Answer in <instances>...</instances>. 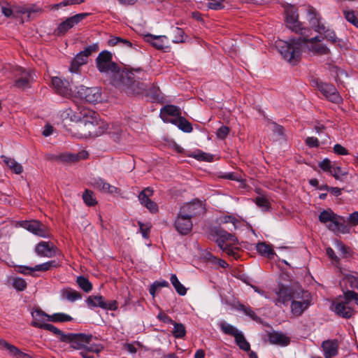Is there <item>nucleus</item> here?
Here are the masks:
<instances>
[{
    "mask_svg": "<svg viewBox=\"0 0 358 358\" xmlns=\"http://www.w3.org/2000/svg\"><path fill=\"white\" fill-rule=\"evenodd\" d=\"M285 22L287 27L292 31L299 34V38H291L288 41L280 40L276 42V48L282 57L291 65L295 66L301 59V41L307 40L306 33L310 29L302 26L299 21L297 8L294 6L286 7Z\"/></svg>",
    "mask_w": 358,
    "mask_h": 358,
    "instance_id": "obj_1",
    "label": "nucleus"
},
{
    "mask_svg": "<svg viewBox=\"0 0 358 358\" xmlns=\"http://www.w3.org/2000/svg\"><path fill=\"white\" fill-rule=\"evenodd\" d=\"M106 74L110 83L128 94H140L147 90L144 83L134 80V72L139 73L141 69H99Z\"/></svg>",
    "mask_w": 358,
    "mask_h": 358,
    "instance_id": "obj_2",
    "label": "nucleus"
},
{
    "mask_svg": "<svg viewBox=\"0 0 358 358\" xmlns=\"http://www.w3.org/2000/svg\"><path fill=\"white\" fill-rule=\"evenodd\" d=\"M358 306V294L354 291H346L332 303V310L339 317L350 318L355 314L354 305Z\"/></svg>",
    "mask_w": 358,
    "mask_h": 358,
    "instance_id": "obj_3",
    "label": "nucleus"
},
{
    "mask_svg": "<svg viewBox=\"0 0 358 358\" xmlns=\"http://www.w3.org/2000/svg\"><path fill=\"white\" fill-rule=\"evenodd\" d=\"M80 69H68L65 73L66 77L61 78L53 76L52 78V87L55 92L64 97H68L71 94V84L78 78H81Z\"/></svg>",
    "mask_w": 358,
    "mask_h": 358,
    "instance_id": "obj_4",
    "label": "nucleus"
},
{
    "mask_svg": "<svg viewBox=\"0 0 358 358\" xmlns=\"http://www.w3.org/2000/svg\"><path fill=\"white\" fill-rule=\"evenodd\" d=\"M63 338V342L69 343L71 348L75 350H87L98 355L103 349L100 344L90 343L93 338L91 334H67Z\"/></svg>",
    "mask_w": 358,
    "mask_h": 358,
    "instance_id": "obj_5",
    "label": "nucleus"
},
{
    "mask_svg": "<svg viewBox=\"0 0 358 358\" xmlns=\"http://www.w3.org/2000/svg\"><path fill=\"white\" fill-rule=\"evenodd\" d=\"M215 233L217 236L216 242L222 250L228 255L237 259L239 257L238 254V248L234 246L237 243V238L233 234L221 228L215 229Z\"/></svg>",
    "mask_w": 358,
    "mask_h": 358,
    "instance_id": "obj_6",
    "label": "nucleus"
},
{
    "mask_svg": "<svg viewBox=\"0 0 358 358\" xmlns=\"http://www.w3.org/2000/svg\"><path fill=\"white\" fill-rule=\"evenodd\" d=\"M319 220L326 224L328 229L334 232L347 233L348 229L345 224V219L335 214L331 209L324 210L319 215Z\"/></svg>",
    "mask_w": 358,
    "mask_h": 358,
    "instance_id": "obj_7",
    "label": "nucleus"
},
{
    "mask_svg": "<svg viewBox=\"0 0 358 358\" xmlns=\"http://www.w3.org/2000/svg\"><path fill=\"white\" fill-rule=\"evenodd\" d=\"M312 85L317 88L329 101L334 103H340L343 99L336 88L331 84L322 82L319 78H313Z\"/></svg>",
    "mask_w": 358,
    "mask_h": 358,
    "instance_id": "obj_8",
    "label": "nucleus"
},
{
    "mask_svg": "<svg viewBox=\"0 0 358 358\" xmlns=\"http://www.w3.org/2000/svg\"><path fill=\"white\" fill-rule=\"evenodd\" d=\"M205 212V207L203 203L199 200L186 203L180 208L178 214L192 220Z\"/></svg>",
    "mask_w": 358,
    "mask_h": 358,
    "instance_id": "obj_9",
    "label": "nucleus"
},
{
    "mask_svg": "<svg viewBox=\"0 0 358 358\" xmlns=\"http://www.w3.org/2000/svg\"><path fill=\"white\" fill-rule=\"evenodd\" d=\"M292 287H288L283 285H279L275 289L271 296L264 295L266 298L271 299L273 302L277 306H280L281 304L287 305L292 299Z\"/></svg>",
    "mask_w": 358,
    "mask_h": 358,
    "instance_id": "obj_10",
    "label": "nucleus"
},
{
    "mask_svg": "<svg viewBox=\"0 0 358 358\" xmlns=\"http://www.w3.org/2000/svg\"><path fill=\"white\" fill-rule=\"evenodd\" d=\"M86 303L90 308L99 307L104 310H116L118 308L117 301L111 300L106 301L105 298L101 295L88 296Z\"/></svg>",
    "mask_w": 358,
    "mask_h": 358,
    "instance_id": "obj_11",
    "label": "nucleus"
},
{
    "mask_svg": "<svg viewBox=\"0 0 358 358\" xmlns=\"http://www.w3.org/2000/svg\"><path fill=\"white\" fill-rule=\"evenodd\" d=\"M77 93L81 99H84L90 103H96L101 101V90L98 87H87L81 85L78 88Z\"/></svg>",
    "mask_w": 358,
    "mask_h": 358,
    "instance_id": "obj_12",
    "label": "nucleus"
},
{
    "mask_svg": "<svg viewBox=\"0 0 358 358\" xmlns=\"http://www.w3.org/2000/svg\"><path fill=\"white\" fill-rule=\"evenodd\" d=\"M20 226L38 236L46 238L50 236L48 227L37 220L22 221Z\"/></svg>",
    "mask_w": 358,
    "mask_h": 358,
    "instance_id": "obj_13",
    "label": "nucleus"
},
{
    "mask_svg": "<svg viewBox=\"0 0 358 358\" xmlns=\"http://www.w3.org/2000/svg\"><path fill=\"white\" fill-rule=\"evenodd\" d=\"M89 15L90 13H83L66 18L64 22H61L58 25L57 28V34L59 35H64L70 29L73 28L82 20H85Z\"/></svg>",
    "mask_w": 358,
    "mask_h": 358,
    "instance_id": "obj_14",
    "label": "nucleus"
},
{
    "mask_svg": "<svg viewBox=\"0 0 358 358\" xmlns=\"http://www.w3.org/2000/svg\"><path fill=\"white\" fill-rule=\"evenodd\" d=\"M15 86L20 89H26L33 80V74L29 69H16Z\"/></svg>",
    "mask_w": 358,
    "mask_h": 358,
    "instance_id": "obj_15",
    "label": "nucleus"
},
{
    "mask_svg": "<svg viewBox=\"0 0 358 358\" xmlns=\"http://www.w3.org/2000/svg\"><path fill=\"white\" fill-rule=\"evenodd\" d=\"M153 189L150 187H146L138 194V200L142 206L145 207L150 213H156L158 212V206L157 203L152 201L150 198L153 195Z\"/></svg>",
    "mask_w": 358,
    "mask_h": 358,
    "instance_id": "obj_16",
    "label": "nucleus"
},
{
    "mask_svg": "<svg viewBox=\"0 0 358 358\" xmlns=\"http://www.w3.org/2000/svg\"><path fill=\"white\" fill-rule=\"evenodd\" d=\"M96 115L93 117L85 118L78 125L79 129L82 131L81 135L83 137L94 136L98 135L99 132L96 131Z\"/></svg>",
    "mask_w": 358,
    "mask_h": 358,
    "instance_id": "obj_17",
    "label": "nucleus"
},
{
    "mask_svg": "<svg viewBox=\"0 0 358 358\" xmlns=\"http://www.w3.org/2000/svg\"><path fill=\"white\" fill-rule=\"evenodd\" d=\"M192 220L178 214L175 220L174 226L179 234L182 235L189 234L192 231Z\"/></svg>",
    "mask_w": 358,
    "mask_h": 358,
    "instance_id": "obj_18",
    "label": "nucleus"
},
{
    "mask_svg": "<svg viewBox=\"0 0 358 358\" xmlns=\"http://www.w3.org/2000/svg\"><path fill=\"white\" fill-rule=\"evenodd\" d=\"M324 358H333L338 353L339 344L336 339H329L322 342L321 345Z\"/></svg>",
    "mask_w": 358,
    "mask_h": 358,
    "instance_id": "obj_19",
    "label": "nucleus"
},
{
    "mask_svg": "<svg viewBox=\"0 0 358 358\" xmlns=\"http://www.w3.org/2000/svg\"><path fill=\"white\" fill-rule=\"evenodd\" d=\"M35 251L39 256L52 257L56 255L57 248L50 242L42 241L36 245Z\"/></svg>",
    "mask_w": 358,
    "mask_h": 358,
    "instance_id": "obj_20",
    "label": "nucleus"
},
{
    "mask_svg": "<svg viewBox=\"0 0 358 358\" xmlns=\"http://www.w3.org/2000/svg\"><path fill=\"white\" fill-rule=\"evenodd\" d=\"M180 115V110L173 105L165 106L160 111V117L166 122L172 123L173 119L179 117Z\"/></svg>",
    "mask_w": 358,
    "mask_h": 358,
    "instance_id": "obj_21",
    "label": "nucleus"
},
{
    "mask_svg": "<svg viewBox=\"0 0 358 358\" xmlns=\"http://www.w3.org/2000/svg\"><path fill=\"white\" fill-rule=\"evenodd\" d=\"M92 185L96 189L107 194H120V189L108 183L106 180L101 178L94 179Z\"/></svg>",
    "mask_w": 358,
    "mask_h": 358,
    "instance_id": "obj_22",
    "label": "nucleus"
},
{
    "mask_svg": "<svg viewBox=\"0 0 358 358\" xmlns=\"http://www.w3.org/2000/svg\"><path fill=\"white\" fill-rule=\"evenodd\" d=\"M145 40L158 50L168 48V38L165 36H155L148 34L145 36Z\"/></svg>",
    "mask_w": 358,
    "mask_h": 358,
    "instance_id": "obj_23",
    "label": "nucleus"
},
{
    "mask_svg": "<svg viewBox=\"0 0 358 358\" xmlns=\"http://www.w3.org/2000/svg\"><path fill=\"white\" fill-rule=\"evenodd\" d=\"M292 301H298L299 302L303 303H310L312 301V296L310 294L304 289H303L300 287H297L296 288L292 287Z\"/></svg>",
    "mask_w": 358,
    "mask_h": 358,
    "instance_id": "obj_24",
    "label": "nucleus"
},
{
    "mask_svg": "<svg viewBox=\"0 0 358 358\" xmlns=\"http://www.w3.org/2000/svg\"><path fill=\"white\" fill-rule=\"evenodd\" d=\"M268 341L272 344L287 345L289 343V338L282 333L272 332L268 334Z\"/></svg>",
    "mask_w": 358,
    "mask_h": 358,
    "instance_id": "obj_25",
    "label": "nucleus"
},
{
    "mask_svg": "<svg viewBox=\"0 0 358 358\" xmlns=\"http://www.w3.org/2000/svg\"><path fill=\"white\" fill-rule=\"evenodd\" d=\"M310 305L311 303H301L298 301H291L290 306L291 313L294 317H299L310 307Z\"/></svg>",
    "mask_w": 358,
    "mask_h": 358,
    "instance_id": "obj_26",
    "label": "nucleus"
},
{
    "mask_svg": "<svg viewBox=\"0 0 358 358\" xmlns=\"http://www.w3.org/2000/svg\"><path fill=\"white\" fill-rule=\"evenodd\" d=\"M33 321L31 325L34 327L42 329L43 325H45V317L48 319L49 315L43 312L41 310H36L31 313Z\"/></svg>",
    "mask_w": 358,
    "mask_h": 358,
    "instance_id": "obj_27",
    "label": "nucleus"
},
{
    "mask_svg": "<svg viewBox=\"0 0 358 358\" xmlns=\"http://www.w3.org/2000/svg\"><path fill=\"white\" fill-rule=\"evenodd\" d=\"M1 158L2 159L4 164L15 174H20L23 171L22 166L17 163L15 159L10 158L9 157L1 155Z\"/></svg>",
    "mask_w": 358,
    "mask_h": 358,
    "instance_id": "obj_28",
    "label": "nucleus"
},
{
    "mask_svg": "<svg viewBox=\"0 0 358 358\" xmlns=\"http://www.w3.org/2000/svg\"><path fill=\"white\" fill-rule=\"evenodd\" d=\"M113 59V54L108 50L101 51L96 58V67H106Z\"/></svg>",
    "mask_w": 358,
    "mask_h": 358,
    "instance_id": "obj_29",
    "label": "nucleus"
},
{
    "mask_svg": "<svg viewBox=\"0 0 358 358\" xmlns=\"http://www.w3.org/2000/svg\"><path fill=\"white\" fill-rule=\"evenodd\" d=\"M60 266L59 261L55 259L45 262L41 264H38L34 267H25L26 269H29V271H46L50 270L51 268L58 267Z\"/></svg>",
    "mask_w": 358,
    "mask_h": 358,
    "instance_id": "obj_30",
    "label": "nucleus"
},
{
    "mask_svg": "<svg viewBox=\"0 0 358 358\" xmlns=\"http://www.w3.org/2000/svg\"><path fill=\"white\" fill-rule=\"evenodd\" d=\"M62 299L73 302L81 299V294L70 287L64 288L61 290Z\"/></svg>",
    "mask_w": 358,
    "mask_h": 358,
    "instance_id": "obj_31",
    "label": "nucleus"
},
{
    "mask_svg": "<svg viewBox=\"0 0 358 358\" xmlns=\"http://www.w3.org/2000/svg\"><path fill=\"white\" fill-rule=\"evenodd\" d=\"M34 12L35 10H33L31 7H28L27 6L14 5L15 19H17L22 15H26L27 20H29L31 17V15Z\"/></svg>",
    "mask_w": 358,
    "mask_h": 358,
    "instance_id": "obj_32",
    "label": "nucleus"
},
{
    "mask_svg": "<svg viewBox=\"0 0 358 358\" xmlns=\"http://www.w3.org/2000/svg\"><path fill=\"white\" fill-rule=\"evenodd\" d=\"M172 124L178 127L180 129L185 132H190L192 131V124L185 118L181 117H174Z\"/></svg>",
    "mask_w": 358,
    "mask_h": 358,
    "instance_id": "obj_33",
    "label": "nucleus"
},
{
    "mask_svg": "<svg viewBox=\"0 0 358 358\" xmlns=\"http://www.w3.org/2000/svg\"><path fill=\"white\" fill-rule=\"evenodd\" d=\"M73 109L74 113L77 114L80 117V122H81L85 118L93 117V115H96L94 111L84 107L76 106Z\"/></svg>",
    "mask_w": 358,
    "mask_h": 358,
    "instance_id": "obj_34",
    "label": "nucleus"
},
{
    "mask_svg": "<svg viewBox=\"0 0 358 358\" xmlns=\"http://www.w3.org/2000/svg\"><path fill=\"white\" fill-rule=\"evenodd\" d=\"M235 342L239 348L243 351L249 352L250 350V345L245 339L243 334L240 331L236 336L234 337Z\"/></svg>",
    "mask_w": 358,
    "mask_h": 358,
    "instance_id": "obj_35",
    "label": "nucleus"
},
{
    "mask_svg": "<svg viewBox=\"0 0 358 358\" xmlns=\"http://www.w3.org/2000/svg\"><path fill=\"white\" fill-rule=\"evenodd\" d=\"M221 331L227 335L231 336L233 337L236 336V335L240 332L233 325L227 323L226 322H221L219 324Z\"/></svg>",
    "mask_w": 358,
    "mask_h": 358,
    "instance_id": "obj_36",
    "label": "nucleus"
},
{
    "mask_svg": "<svg viewBox=\"0 0 358 358\" xmlns=\"http://www.w3.org/2000/svg\"><path fill=\"white\" fill-rule=\"evenodd\" d=\"M84 203L88 206H94L97 203L94 193L90 189H85L83 193Z\"/></svg>",
    "mask_w": 358,
    "mask_h": 358,
    "instance_id": "obj_37",
    "label": "nucleus"
},
{
    "mask_svg": "<svg viewBox=\"0 0 358 358\" xmlns=\"http://www.w3.org/2000/svg\"><path fill=\"white\" fill-rule=\"evenodd\" d=\"M72 320L73 318L70 315L63 313H55L48 316V319H47L48 321L52 322H65Z\"/></svg>",
    "mask_w": 358,
    "mask_h": 358,
    "instance_id": "obj_38",
    "label": "nucleus"
},
{
    "mask_svg": "<svg viewBox=\"0 0 358 358\" xmlns=\"http://www.w3.org/2000/svg\"><path fill=\"white\" fill-rule=\"evenodd\" d=\"M171 282L174 287L177 293L181 296H184L187 293V289L183 285H182L178 280L176 275L172 274L171 276Z\"/></svg>",
    "mask_w": 358,
    "mask_h": 358,
    "instance_id": "obj_39",
    "label": "nucleus"
},
{
    "mask_svg": "<svg viewBox=\"0 0 358 358\" xmlns=\"http://www.w3.org/2000/svg\"><path fill=\"white\" fill-rule=\"evenodd\" d=\"M256 248L258 252L264 257H269L273 255V250L271 247L265 243H259Z\"/></svg>",
    "mask_w": 358,
    "mask_h": 358,
    "instance_id": "obj_40",
    "label": "nucleus"
},
{
    "mask_svg": "<svg viewBox=\"0 0 358 358\" xmlns=\"http://www.w3.org/2000/svg\"><path fill=\"white\" fill-rule=\"evenodd\" d=\"M329 174H331L336 180L343 181L348 175V171L342 169L340 166H334Z\"/></svg>",
    "mask_w": 358,
    "mask_h": 358,
    "instance_id": "obj_41",
    "label": "nucleus"
},
{
    "mask_svg": "<svg viewBox=\"0 0 358 358\" xmlns=\"http://www.w3.org/2000/svg\"><path fill=\"white\" fill-rule=\"evenodd\" d=\"M173 325V330L172 331L174 337L177 338H183L186 334V330L185 326L181 323H177L173 321L172 323Z\"/></svg>",
    "mask_w": 358,
    "mask_h": 358,
    "instance_id": "obj_42",
    "label": "nucleus"
},
{
    "mask_svg": "<svg viewBox=\"0 0 358 358\" xmlns=\"http://www.w3.org/2000/svg\"><path fill=\"white\" fill-rule=\"evenodd\" d=\"M87 157V153L85 152H80L79 154H65L61 156V159L64 162H77L80 159H84Z\"/></svg>",
    "mask_w": 358,
    "mask_h": 358,
    "instance_id": "obj_43",
    "label": "nucleus"
},
{
    "mask_svg": "<svg viewBox=\"0 0 358 358\" xmlns=\"http://www.w3.org/2000/svg\"><path fill=\"white\" fill-rule=\"evenodd\" d=\"M79 287L85 292H89L92 289V285L89 280L83 276H79L76 280Z\"/></svg>",
    "mask_w": 358,
    "mask_h": 358,
    "instance_id": "obj_44",
    "label": "nucleus"
},
{
    "mask_svg": "<svg viewBox=\"0 0 358 358\" xmlns=\"http://www.w3.org/2000/svg\"><path fill=\"white\" fill-rule=\"evenodd\" d=\"M88 58L84 57V54L80 51L73 58L71 67H80L87 62Z\"/></svg>",
    "mask_w": 358,
    "mask_h": 358,
    "instance_id": "obj_45",
    "label": "nucleus"
},
{
    "mask_svg": "<svg viewBox=\"0 0 358 358\" xmlns=\"http://www.w3.org/2000/svg\"><path fill=\"white\" fill-rule=\"evenodd\" d=\"M310 50L317 55H327L330 52L326 45L318 43L312 44Z\"/></svg>",
    "mask_w": 358,
    "mask_h": 358,
    "instance_id": "obj_46",
    "label": "nucleus"
},
{
    "mask_svg": "<svg viewBox=\"0 0 358 358\" xmlns=\"http://www.w3.org/2000/svg\"><path fill=\"white\" fill-rule=\"evenodd\" d=\"M1 8V13L5 17L15 19L14 5L11 6L10 3L4 2Z\"/></svg>",
    "mask_w": 358,
    "mask_h": 358,
    "instance_id": "obj_47",
    "label": "nucleus"
},
{
    "mask_svg": "<svg viewBox=\"0 0 358 358\" xmlns=\"http://www.w3.org/2000/svg\"><path fill=\"white\" fill-rule=\"evenodd\" d=\"M62 117L64 119H68L72 122H78L80 121L79 116L77 114L74 113V109L73 108H68L66 110H64L62 113Z\"/></svg>",
    "mask_w": 358,
    "mask_h": 358,
    "instance_id": "obj_48",
    "label": "nucleus"
},
{
    "mask_svg": "<svg viewBox=\"0 0 358 358\" xmlns=\"http://www.w3.org/2000/svg\"><path fill=\"white\" fill-rule=\"evenodd\" d=\"M238 310L243 312L244 314L251 317L255 321H259L260 318L255 314V313L249 306H245L243 304H239Z\"/></svg>",
    "mask_w": 358,
    "mask_h": 358,
    "instance_id": "obj_49",
    "label": "nucleus"
},
{
    "mask_svg": "<svg viewBox=\"0 0 358 358\" xmlns=\"http://www.w3.org/2000/svg\"><path fill=\"white\" fill-rule=\"evenodd\" d=\"M41 327H42L43 329L50 331L52 332L54 334H55L56 336H59L60 341L63 342V338H64L63 337H64V336H66V334H64L62 331H61L60 329H59L58 328H57L56 327H55L54 325L46 323L45 325H43Z\"/></svg>",
    "mask_w": 358,
    "mask_h": 358,
    "instance_id": "obj_50",
    "label": "nucleus"
},
{
    "mask_svg": "<svg viewBox=\"0 0 358 358\" xmlns=\"http://www.w3.org/2000/svg\"><path fill=\"white\" fill-rule=\"evenodd\" d=\"M12 285L17 291H23L27 286V282L22 278H13Z\"/></svg>",
    "mask_w": 358,
    "mask_h": 358,
    "instance_id": "obj_51",
    "label": "nucleus"
},
{
    "mask_svg": "<svg viewBox=\"0 0 358 358\" xmlns=\"http://www.w3.org/2000/svg\"><path fill=\"white\" fill-rule=\"evenodd\" d=\"M331 75L337 83H343V79L348 77V73L345 69H335V71L331 72Z\"/></svg>",
    "mask_w": 358,
    "mask_h": 358,
    "instance_id": "obj_52",
    "label": "nucleus"
},
{
    "mask_svg": "<svg viewBox=\"0 0 358 358\" xmlns=\"http://www.w3.org/2000/svg\"><path fill=\"white\" fill-rule=\"evenodd\" d=\"M85 0H64L58 3H55L52 6V9H59L60 7L66 6L70 5L80 4L83 3Z\"/></svg>",
    "mask_w": 358,
    "mask_h": 358,
    "instance_id": "obj_53",
    "label": "nucleus"
},
{
    "mask_svg": "<svg viewBox=\"0 0 358 358\" xmlns=\"http://www.w3.org/2000/svg\"><path fill=\"white\" fill-rule=\"evenodd\" d=\"M99 50V45L98 43H95L88 45L81 52L84 54V57H87L88 58L93 53L97 52Z\"/></svg>",
    "mask_w": 358,
    "mask_h": 358,
    "instance_id": "obj_54",
    "label": "nucleus"
},
{
    "mask_svg": "<svg viewBox=\"0 0 358 358\" xmlns=\"http://www.w3.org/2000/svg\"><path fill=\"white\" fill-rule=\"evenodd\" d=\"M174 39L173 41L174 43H182L185 41V32L182 29L179 27H176L173 29Z\"/></svg>",
    "mask_w": 358,
    "mask_h": 358,
    "instance_id": "obj_55",
    "label": "nucleus"
},
{
    "mask_svg": "<svg viewBox=\"0 0 358 358\" xmlns=\"http://www.w3.org/2000/svg\"><path fill=\"white\" fill-rule=\"evenodd\" d=\"M207 7L208 9L215 10H221L224 8V6L223 2L224 0H208Z\"/></svg>",
    "mask_w": 358,
    "mask_h": 358,
    "instance_id": "obj_56",
    "label": "nucleus"
},
{
    "mask_svg": "<svg viewBox=\"0 0 358 358\" xmlns=\"http://www.w3.org/2000/svg\"><path fill=\"white\" fill-rule=\"evenodd\" d=\"M318 166L324 171L330 173L335 164H333L329 159L326 158L320 162Z\"/></svg>",
    "mask_w": 358,
    "mask_h": 358,
    "instance_id": "obj_57",
    "label": "nucleus"
},
{
    "mask_svg": "<svg viewBox=\"0 0 358 358\" xmlns=\"http://www.w3.org/2000/svg\"><path fill=\"white\" fill-rule=\"evenodd\" d=\"M255 203L259 208H262L264 210L269 209V207H270L269 201L264 196H257L256 198Z\"/></svg>",
    "mask_w": 358,
    "mask_h": 358,
    "instance_id": "obj_58",
    "label": "nucleus"
},
{
    "mask_svg": "<svg viewBox=\"0 0 358 358\" xmlns=\"http://www.w3.org/2000/svg\"><path fill=\"white\" fill-rule=\"evenodd\" d=\"M147 94L150 96L155 101H159L162 98L159 89L155 86L150 87Z\"/></svg>",
    "mask_w": 358,
    "mask_h": 358,
    "instance_id": "obj_59",
    "label": "nucleus"
},
{
    "mask_svg": "<svg viewBox=\"0 0 358 358\" xmlns=\"http://www.w3.org/2000/svg\"><path fill=\"white\" fill-rule=\"evenodd\" d=\"M308 15L310 17V19H309L310 23L313 26H315V22L320 20V15L317 13L316 10L315 8H313V7L310 8L308 10Z\"/></svg>",
    "mask_w": 358,
    "mask_h": 358,
    "instance_id": "obj_60",
    "label": "nucleus"
},
{
    "mask_svg": "<svg viewBox=\"0 0 358 358\" xmlns=\"http://www.w3.org/2000/svg\"><path fill=\"white\" fill-rule=\"evenodd\" d=\"M10 355L13 356L15 358H32L30 355L24 353L22 352L19 348L15 347L13 348L12 350L10 352Z\"/></svg>",
    "mask_w": 358,
    "mask_h": 358,
    "instance_id": "obj_61",
    "label": "nucleus"
},
{
    "mask_svg": "<svg viewBox=\"0 0 358 358\" xmlns=\"http://www.w3.org/2000/svg\"><path fill=\"white\" fill-rule=\"evenodd\" d=\"M343 14L345 19L352 24L357 19L355 12L352 10H343Z\"/></svg>",
    "mask_w": 358,
    "mask_h": 358,
    "instance_id": "obj_62",
    "label": "nucleus"
},
{
    "mask_svg": "<svg viewBox=\"0 0 358 358\" xmlns=\"http://www.w3.org/2000/svg\"><path fill=\"white\" fill-rule=\"evenodd\" d=\"M229 129L227 126H222L217 131V136L220 139H224L229 134Z\"/></svg>",
    "mask_w": 358,
    "mask_h": 358,
    "instance_id": "obj_63",
    "label": "nucleus"
},
{
    "mask_svg": "<svg viewBox=\"0 0 358 358\" xmlns=\"http://www.w3.org/2000/svg\"><path fill=\"white\" fill-rule=\"evenodd\" d=\"M334 152L339 155H347L348 151L341 144H336L333 148Z\"/></svg>",
    "mask_w": 358,
    "mask_h": 358,
    "instance_id": "obj_64",
    "label": "nucleus"
}]
</instances>
